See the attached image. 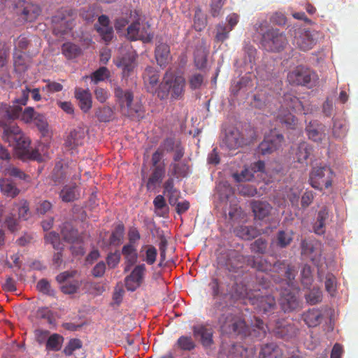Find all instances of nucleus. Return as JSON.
<instances>
[{"mask_svg":"<svg viewBox=\"0 0 358 358\" xmlns=\"http://www.w3.org/2000/svg\"><path fill=\"white\" fill-rule=\"evenodd\" d=\"M208 315L217 318L222 334L240 335L246 332L247 326L244 319L238 314H234L224 299L215 301L208 310Z\"/></svg>","mask_w":358,"mask_h":358,"instance_id":"obj_1","label":"nucleus"},{"mask_svg":"<svg viewBox=\"0 0 358 358\" xmlns=\"http://www.w3.org/2000/svg\"><path fill=\"white\" fill-rule=\"evenodd\" d=\"M3 128V140L14 148L18 158L22 160H41L38 150L30 147L29 139L24 135L16 124L11 123Z\"/></svg>","mask_w":358,"mask_h":358,"instance_id":"obj_2","label":"nucleus"},{"mask_svg":"<svg viewBox=\"0 0 358 358\" xmlns=\"http://www.w3.org/2000/svg\"><path fill=\"white\" fill-rule=\"evenodd\" d=\"M185 85L186 80L182 75L169 69L157 88V95L160 99H167L169 95L172 99H180L184 95Z\"/></svg>","mask_w":358,"mask_h":358,"instance_id":"obj_3","label":"nucleus"},{"mask_svg":"<svg viewBox=\"0 0 358 358\" xmlns=\"http://www.w3.org/2000/svg\"><path fill=\"white\" fill-rule=\"evenodd\" d=\"M114 96L123 115L138 120L144 117V108L140 102H133L134 94L131 90H123L117 86L114 89Z\"/></svg>","mask_w":358,"mask_h":358,"instance_id":"obj_4","label":"nucleus"},{"mask_svg":"<svg viewBox=\"0 0 358 358\" xmlns=\"http://www.w3.org/2000/svg\"><path fill=\"white\" fill-rule=\"evenodd\" d=\"M246 264L259 271L267 272L273 270L275 272L282 273L289 281L294 279L297 273L294 266L284 262H277L272 266L266 259L248 257L246 259Z\"/></svg>","mask_w":358,"mask_h":358,"instance_id":"obj_5","label":"nucleus"},{"mask_svg":"<svg viewBox=\"0 0 358 358\" xmlns=\"http://www.w3.org/2000/svg\"><path fill=\"white\" fill-rule=\"evenodd\" d=\"M288 43L286 35L278 29L270 28L262 36V47L271 52H280Z\"/></svg>","mask_w":358,"mask_h":358,"instance_id":"obj_6","label":"nucleus"},{"mask_svg":"<svg viewBox=\"0 0 358 358\" xmlns=\"http://www.w3.org/2000/svg\"><path fill=\"white\" fill-rule=\"evenodd\" d=\"M249 300L256 312L262 315L270 316L277 310L275 299L270 294H260L257 292Z\"/></svg>","mask_w":358,"mask_h":358,"instance_id":"obj_7","label":"nucleus"},{"mask_svg":"<svg viewBox=\"0 0 358 358\" xmlns=\"http://www.w3.org/2000/svg\"><path fill=\"white\" fill-rule=\"evenodd\" d=\"M287 78L292 85L307 86L314 84L318 78L310 69L299 65L288 73Z\"/></svg>","mask_w":358,"mask_h":358,"instance_id":"obj_8","label":"nucleus"},{"mask_svg":"<svg viewBox=\"0 0 358 358\" xmlns=\"http://www.w3.org/2000/svg\"><path fill=\"white\" fill-rule=\"evenodd\" d=\"M80 275L76 270L66 271L56 276V280L61 286V291L65 294H73L78 292L83 282L78 278Z\"/></svg>","mask_w":358,"mask_h":358,"instance_id":"obj_9","label":"nucleus"},{"mask_svg":"<svg viewBox=\"0 0 358 358\" xmlns=\"http://www.w3.org/2000/svg\"><path fill=\"white\" fill-rule=\"evenodd\" d=\"M73 11L71 9H62L52 17L53 33L58 36L67 34L73 27Z\"/></svg>","mask_w":358,"mask_h":358,"instance_id":"obj_10","label":"nucleus"},{"mask_svg":"<svg viewBox=\"0 0 358 358\" xmlns=\"http://www.w3.org/2000/svg\"><path fill=\"white\" fill-rule=\"evenodd\" d=\"M293 44L301 51L311 50L316 43L313 34L308 29L294 27L291 29Z\"/></svg>","mask_w":358,"mask_h":358,"instance_id":"obj_11","label":"nucleus"},{"mask_svg":"<svg viewBox=\"0 0 358 358\" xmlns=\"http://www.w3.org/2000/svg\"><path fill=\"white\" fill-rule=\"evenodd\" d=\"M333 172L326 166L313 168L310 173L309 181L310 185L317 189H322V187L329 188L331 186Z\"/></svg>","mask_w":358,"mask_h":358,"instance_id":"obj_12","label":"nucleus"},{"mask_svg":"<svg viewBox=\"0 0 358 358\" xmlns=\"http://www.w3.org/2000/svg\"><path fill=\"white\" fill-rule=\"evenodd\" d=\"M137 55L131 47L127 50L122 48L120 55L114 59L115 64L122 69L124 76H129L135 67Z\"/></svg>","mask_w":358,"mask_h":358,"instance_id":"obj_13","label":"nucleus"},{"mask_svg":"<svg viewBox=\"0 0 358 358\" xmlns=\"http://www.w3.org/2000/svg\"><path fill=\"white\" fill-rule=\"evenodd\" d=\"M16 14L24 21L33 22L40 15L41 9L36 4L24 0H19L15 4Z\"/></svg>","mask_w":358,"mask_h":358,"instance_id":"obj_14","label":"nucleus"},{"mask_svg":"<svg viewBox=\"0 0 358 358\" xmlns=\"http://www.w3.org/2000/svg\"><path fill=\"white\" fill-rule=\"evenodd\" d=\"M29 96V90L27 87L22 90L21 96L15 99L16 107L15 109H19L17 119H20L26 123L33 122L36 112L34 108L27 107L22 111V106H25L27 103Z\"/></svg>","mask_w":358,"mask_h":358,"instance_id":"obj_15","label":"nucleus"},{"mask_svg":"<svg viewBox=\"0 0 358 358\" xmlns=\"http://www.w3.org/2000/svg\"><path fill=\"white\" fill-rule=\"evenodd\" d=\"M289 289H285L281 292V306L285 312H289L296 310L299 306V301L296 295V292L293 289L291 280L285 279Z\"/></svg>","mask_w":358,"mask_h":358,"instance_id":"obj_16","label":"nucleus"},{"mask_svg":"<svg viewBox=\"0 0 358 358\" xmlns=\"http://www.w3.org/2000/svg\"><path fill=\"white\" fill-rule=\"evenodd\" d=\"M283 141L282 134L271 133L259 145V152L264 155L271 154L281 147Z\"/></svg>","mask_w":358,"mask_h":358,"instance_id":"obj_17","label":"nucleus"},{"mask_svg":"<svg viewBox=\"0 0 358 358\" xmlns=\"http://www.w3.org/2000/svg\"><path fill=\"white\" fill-rule=\"evenodd\" d=\"M145 270V264L137 265L131 273L125 278V287L128 291L134 292L141 285Z\"/></svg>","mask_w":358,"mask_h":358,"instance_id":"obj_18","label":"nucleus"},{"mask_svg":"<svg viewBox=\"0 0 358 358\" xmlns=\"http://www.w3.org/2000/svg\"><path fill=\"white\" fill-rule=\"evenodd\" d=\"M148 27H141L138 22L131 23L127 28V36L131 41L141 40L149 43L152 40L153 35L148 32Z\"/></svg>","mask_w":358,"mask_h":358,"instance_id":"obj_19","label":"nucleus"},{"mask_svg":"<svg viewBox=\"0 0 358 358\" xmlns=\"http://www.w3.org/2000/svg\"><path fill=\"white\" fill-rule=\"evenodd\" d=\"M298 328L292 323L286 320H278L273 328L274 334L282 339H289L296 336Z\"/></svg>","mask_w":358,"mask_h":358,"instance_id":"obj_20","label":"nucleus"},{"mask_svg":"<svg viewBox=\"0 0 358 358\" xmlns=\"http://www.w3.org/2000/svg\"><path fill=\"white\" fill-rule=\"evenodd\" d=\"M73 168L67 165L56 164L52 171V180L55 185L64 183L68 178L77 180L79 176L73 174Z\"/></svg>","mask_w":358,"mask_h":358,"instance_id":"obj_21","label":"nucleus"},{"mask_svg":"<svg viewBox=\"0 0 358 358\" xmlns=\"http://www.w3.org/2000/svg\"><path fill=\"white\" fill-rule=\"evenodd\" d=\"M243 144L244 138L240 131L236 128L227 131L222 143V146H225L229 150H236Z\"/></svg>","mask_w":358,"mask_h":358,"instance_id":"obj_22","label":"nucleus"},{"mask_svg":"<svg viewBox=\"0 0 358 358\" xmlns=\"http://www.w3.org/2000/svg\"><path fill=\"white\" fill-rule=\"evenodd\" d=\"M15 101L12 106L7 104H0V126L2 127L10 124L13 120L17 119L19 109H15Z\"/></svg>","mask_w":358,"mask_h":358,"instance_id":"obj_23","label":"nucleus"},{"mask_svg":"<svg viewBox=\"0 0 358 358\" xmlns=\"http://www.w3.org/2000/svg\"><path fill=\"white\" fill-rule=\"evenodd\" d=\"M85 138V132L83 128H77L72 130L67 136L64 148L67 150H73L78 146L83 144Z\"/></svg>","mask_w":358,"mask_h":358,"instance_id":"obj_24","label":"nucleus"},{"mask_svg":"<svg viewBox=\"0 0 358 358\" xmlns=\"http://www.w3.org/2000/svg\"><path fill=\"white\" fill-rule=\"evenodd\" d=\"M74 95L80 110L85 113H88L92 107V96L89 90L76 88Z\"/></svg>","mask_w":358,"mask_h":358,"instance_id":"obj_25","label":"nucleus"},{"mask_svg":"<svg viewBox=\"0 0 358 358\" xmlns=\"http://www.w3.org/2000/svg\"><path fill=\"white\" fill-rule=\"evenodd\" d=\"M155 57L157 63L162 68H164L171 59L170 47L165 43L157 44L155 50Z\"/></svg>","mask_w":358,"mask_h":358,"instance_id":"obj_26","label":"nucleus"},{"mask_svg":"<svg viewBox=\"0 0 358 358\" xmlns=\"http://www.w3.org/2000/svg\"><path fill=\"white\" fill-rule=\"evenodd\" d=\"M283 355V350L275 342H270L262 344L259 352V358H281Z\"/></svg>","mask_w":358,"mask_h":358,"instance_id":"obj_27","label":"nucleus"},{"mask_svg":"<svg viewBox=\"0 0 358 358\" xmlns=\"http://www.w3.org/2000/svg\"><path fill=\"white\" fill-rule=\"evenodd\" d=\"M306 131L310 139L319 142L324 136V126L317 120H310L306 127Z\"/></svg>","mask_w":358,"mask_h":358,"instance_id":"obj_28","label":"nucleus"},{"mask_svg":"<svg viewBox=\"0 0 358 358\" xmlns=\"http://www.w3.org/2000/svg\"><path fill=\"white\" fill-rule=\"evenodd\" d=\"M284 108L287 110H292L296 113L303 112V114H306L301 101L298 97L289 93L285 94L282 97L281 110H283Z\"/></svg>","mask_w":358,"mask_h":358,"instance_id":"obj_29","label":"nucleus"},{"mask_svg":"<svg viewBox=\"0 0 358 358\" xmlns=\"http://www.w3.org/2000/svg\"><path fill=\"white\" fill-rule=\"evenodd\" d=\"M159 72L152 66H148L143 73V80L145 85H149L148 90L151 92L157 93V89L156 88L159 80Z\"/></svg>","mask_w":358,"mask_h":358,"instance_id":"obj_30","label":"nucleus"},{"mask_svg":"<svg viewBox=\"0 0 358 358\" xmlns=\"http://www.w3.org/2000/svg\"><path fill=\"white\" fill-rule=\"evenodd\" d=\"M165 176V166L152 168V173L148 179L146 187L148 190L155 189L160 183Z\"/></svg>","mask_w":358,"mask_h":358,"instance_id":"obj_31","label":"nucleus"},{"mask_svg":"<svg viewBox=\"0 0 358 358\" xmlns=\"http://www.w3.org/2000/svg\"><path fill=\"white\" fill-rule=\"evenodd\" d=\"M193 333L194 336H199L201 337V343L203 347H210L213 343V332L211 329H208L203 325L194 326L193 327Z\"/></svg>","mask_w":358,"mask_h":358,"instance_id":"obj_32","label":"nucleus"},{"mask_svg":"<svg viewBox=\"0 0 358 358\" xmlns=\"http://www.w3.org/2000/svg\"><path fill=\"white\" fill-rule=\"evenodd\" d=\"M31 63V59L23 52L14 51L13 52V66L15 71L22 73L27 70Z\"/></svg>","mask_w":358,"mask_h":358,"instance_id":"obj_33","label":"nucleus"},{"mask_svg":"<svg viewBox=\"0 0 358 358\" xmlns=\"http://www.w3.org/2000/svg\"><path fill=\"white\" fill-rule=\"evenodd\" d=\"M255 352L241 344H233L228 352L229 358H253Z\"/></svg>","mask_w":358,"mask_h":358,"instance_id":"obj_34","label":"nucleus"},{"mask_svg":"<svg viewBox=\"0 0 358 358\" xmlns=\"http://www.w3.org/2000/svg\"><path fill=\"white\" fill-rule=\"evenodd\" d=\"M322 317V311L317 308L308 309L302 315L303 320L309 327H315L319 325Z\"/></svg>","mask_w":358,"mask_h":358,"instance_id":"obj_35","label":"nucleus"},{"mask_svg":"<svg viewBox=\"0 0 358 358\" xmlns=\"http://www.w3.org/2000/svg\"><path fill=\"white\" fill-rule=\"evenodd\" d=\"M252 209L255 219L262 220L270 215L272 206L268 203L255 201L252 203Z\"/></svg>","mask_w":358,"mask_h":358,"instance_id":"obj_36","label":"nucleus"},{"mask_svg":"<svg viewBox=\"0 0 358 358\" xmlns=\"http://www.w3.org/2000/svg\"><path fill=\"white\" fill-rule=\"evenodd\" d=\"M122 253L127 260V265L124 268V272H127L129 271L130 267L137 262L138 255L136 249L134 245L127 244L123 246Z\"/></svg>","mask_w":358,"mask_h":358,"instance_id":"obj_37","label":"nucleus"},{"mask_svg":"<svg viewBox=\"0 0 358 358\" xmlns=\"http://www.w3.org/2000/svg\"><path fill=\"white\" fill-rule=\"evenodd\" d=\"M235 231L238 236L245 240H250L259 234L255 225H238Z\"/></svg>","mask_w":358,"mask_h":358,"instance_id":"obj_38","label":"nucleus"},{"mask_svg":"<svg viewBox=\"0 0 358 358\" xmlns=\"http://www.w3.org/2000/svg\"><path fill=\"white\" fill-rule=\"evenodd\" d=\"M64 337L57 333L52 334L48 336L45 342L46 351L58 352L59 351L64 343Z\"/></svg>","mask_w":358,"mask_h":358,"instance_id":"obj_39","label":"nucleus"},{"mask_svg":"<svg viewBox=\"0 0 358 358\" xmlns=\"http://www.w3.org/2000/svg\"><path fill=\"white\" fill-rule=\"evenodd\" d=\"M0 189L1 192L8 197L14 198L20 193L19 189L8 178L0 179Z\"/></svg>","mask_w":358,"mask_h":358,"instance_id":"obj_40","label":"nucleus"},{"mask_svg":"<svg viewBox=\"0 0 358 358\" xmlns=\"http://www.w3.org/2000/svg\"><path fill=\"white\" fill-rule=\"evenodd\" d=\"M170 171L172 176L179 177H186L189 173V165L185 160L178 162H172L170 164Z\"/></svg>","mask_w":358,"mask_h":358,"instance_id":"obj_41","label":"nucleus"},{"mask_svg":"<svg viewBox=\"0 0 358 358\" xmlns=\"http://www.w3.org/2000/svg\"><path fill=\"white\" fill-rule=\"evenodd\" d=\"M61 233L65 241L69 243H78L80 240L79 232L75 229L73 225H64Z\"/></svg>","mask_w":358,"mask_h":358,"instance_id":"obj_42","label":"nucleus"},{"mask_svg":"<svg viewBox=\"0 0 358 358\" xmlns=\"http://www.w3.org/2000/svg\"><path fill=\"white\" fill-rule=\"evenodd\" d=\"M95 116L100 122H109L114 120L115 113L112 108L108 106L99 107L95 110Z\"/></svg>","mask_w":358,"mask_h":358,"instance_id":"obj_43","label":"nucleus"},{"mask_svg":"<svg viewBox=\"0 0 358 358\" xmlns=\"http://www.w3.org/2000/svg\"><path fill=\"white\" fill-rule=\"evenodd\" d=\"M62 52L63 55L69 59H74L81 54V48L71 42L65 43L62 46Z\"/></svg>","mask_w":358,"mask_h":358,"instance_id":"obj_44","label":"nucleus"},{"mask_svg":"<svg viewBox=\"0 0 358 358\" xmlns=\"http://www.w3.org/2000/svg\"><path fill=\"white\" fill-rule=\"evenodd\" d=\"M278 119L280 122L289 129H294L297 124V119L289 110L284 111V110H280L278 114Z\"/></svg>","mask_w":358,"mask_h":358,"instance_id":"obj_45","label":"nucleus"},{"mask_svg":"<svg viewBox=\"0 0 358 358\" xmlns=\"http://www.w3.org/2000/svg\"><path fill=\"white\" fill-rule=\"evenodd\" d=\"M246 262V259H244V257L234 252L231 255L229 261L227 264V268L230 271H234V273L238 272V269L243 267V264Z\"/></svg>","mask_w":358,"mask_h":358,"instance_id":"obj_46","label":"nucleus"},{"mask_svg":"<svg viewBox=\"0 0 358 358\" xmlns=\"http://www.w3.org/2000/svg\"><path fill=\"white\" fill-rule=\"evenodd\" d=\"M164 194L169 196V203L175 205L176 203V197L178 192L174 188V182L173 178H169L164 184Z\"/></svg>","mask_w":358,"mask_h":358,"instance_id":"obj_47","label":"nucleus"},{"mask_svg":"<svg viewBox=\"0 0 358 358\" xmlns=\"http://www.w3.org/2000/svg\"><path fill=\"white\" fill-rule=\"evenodd\" d=\"M176 345L183 351H192L196 346L192 338L188 336H180L176 341Z\"/></svg>","mask_w":358,"mask_h":358,"instance_id":"obj_48","label":"nucleus"},{"mask_svg":"<svg viewBox=\"0 0 358 358\" xmlns=\"http://www.w3.org/2000/svg\"><path fill=\"white\" fill-rule=\"evenodd\" d=\"M347 124L343 120H334L332 128L333 136L337 138H343L346 135Z\"/></svg>","mask_w":358,"mask_h":358,"instance_id":"obj_49","label":"nucleus"},{"mask_svg":"<svg viewBox=\"0 0 358 358\" xmlns=\"http://www.w3.org/2000/svg\"><path fill=\"white\" fill-rule=\"evenodd\" d=\"M268 101L269 98L266 93L262 90L253 96L251 104L255 108L262 109L266 106Z\"/></svg>","mask_w":358,"mask_h":358,"instance_id":"obj_50","label":"nucleus"},{"mask_svg":"<svg viewBox=\"0 0 358 358\" xmlns=\"http://www.w3.org/2000/svg\"><path fill=\"white\" fill-rule=\"evenodd\" d=\"M59 196L64 202H71L76 199V185H65L61 190Z\"/></svg>","mask_w":358,"mask_h":358,"instance_id":"obj_51","label":"nucleus"},{"mask_svg":"<svg viewBox=\"0 0 358 358\" xmlns=\"http://www.w3.org/2000/svg\"><path fill=\"white\" fill-rule=\"evenodd\" d=\"M311 153V147L306 142L301 143L299 145L296 157L299 163L306 161Z\"/></svg>","mask_w":358,"mask_h":358,"instance_id":"obj_52","label":"nucleus"},{"mask_svg":"<svg viewBox=\"0 0 358 358\" xmlns=\"http://www.w3.org/2000/svg\"><path fill=\"white\" fill-rule=\"evenodd\" d=\"M267 329V325H266L262 320L257 317L253 324V329L251 334L254 336L260 339L266 336Z\"/></svg>","mask_w":358,"mask_h":358,"instance_id":"obj_53","label":"nucleus"},{"mask_svg":"<svg viewBox=\"0 0 358 358\" xmlns=\"http://www.w3.org/2000/svg\"><path fill=\"white\" fill-rule=\"evenodd\" d=\"M318 245L317 243H315L313 241H302L301 244V254L309 257L310 259H313V253L315 252Z\"/></svg>","mask_w":358,"mask_h":358,"instance_id":"obj_54","label":"nucleus"},{"mask_svg":"<svg viewBox=\"0 0 358 358\" xmlns=\"http://www.w3.org/2000/svg\"><path fill=\"white\" fill-rule=\"evenodd\" d=\"M124 234L123 225H117L110 236L109 243L110 245L117 246L122 243Z\"/></svg>","mask_w":358,"mask_h":358,"instance_id":"obj_55","label":"nucleus"},{"mask_svg":"<svg viewBox=\"0 0 358 358\" xmlns=\"http://www.w3.org/2000/svg\"><path fill=\"white\" fill-rule=\"evenodd\" d=\"M301 280L304 287L309 289L313 281L311 267L304 265L301 271Z\"/></svg>","mask_w":358,"mask_h":358,"instance_id":"obj_56","label":"nucleus"},{"mask_svg":"<svg viewBox=\"0 0 358 358\" xmlns=\"http://www.w3.org/2000/svg\"><path fill=\"white\" fill-rule=\"evenodd\" d=\"M36 316L38 318L45 320L50 325L55 324L53 313L47 307L38 308L36 312Z\"/></svg>","mask_w":358,"mask_h":358,"instance_id":"obj_57","label":"nucleus"},{"mask_svg":"<svg viewBox=\"0 0 358 358\" xmlns=\"http://www.w3.org/2000/svg\"><path fill=\"white\" fill-rule=\"evenodd\" d=\"M230 29L224 24H218L216 26V34L215 41L217 43H222L229 38Z\"/></svg>","mask_w":358,"mask_h":358,"instance_id":"obj_58","label":"nucleus"},{"mask_svg":"<svg viewBox=\"0 0 358 358\" xmlns=\"http://www.w3.org/2000/svg\"><path fill=\"white\" fill-rule=\"evenodd\" d=\"M83 347L82 341L78 338H71L65 346L63 353L66 356H71L76 350H79Z\"/></svg>","mask_w":358,"mask_h":358,"instance_id":"obj_59","label":"nucleus"},{"mask_svg":"<svg viewBox=\"0 0 358 358\" xmlns=\"http://www.w3.org/2000/svg\"><path fill=\"white\" fill-rule=\"evenodd\" d=\"M306 301L310 305H315L322 299V294L319 288H313L309 292L308 294H306Z\"/></svg>","mask_w":358,"mask_h":358,"instance_id":"obj_60","label":"nucleus"},{"mask_svg":"<svg viewBox=\"0 0 358 358\" xmlns=\"http://www.w3.org/2000/svg\"><path fill=\"white\" fill-rule=\"evenodd\" d=\"M45 239L46 243L52 245L53 248L55 250H62L63 249V247L60 242V237L58 233L51 231L45 236Z\"/></svg>","mask_w":358,"mask_h":358,"instance_id":"obj_61","label":"nucleus"},{"mask_svg":"<svg viewBox=\"0 0 358 358\" xmlns=\"http://www.w3.org/2000/svg\"><path fill=\"white\" fill-rule=\"evenodd\" d=\"M229 220L232 222H244L242 220L245 216L241 208L238 207L236 205L231 207L229 211Z\"/></svg>","mask_w":358,"mask_h":358,"instance_id":"obj_62","label":"nucleus"},{"mask_svg":"<svg viewBox=\"0 0 358 358\" xmlns=\"http://www.w3.org/2000/svg\"><path fill=\"white\" fill-rule=\"evenodd\" d=\"M220 197L222 200H228L234 194V191L228 182H224L218 186Z\"/></svg>","mask_w":358,"mask_h":358,"instance_id":"obj_63","label":"nucleus"},{"mask_svg":"<svg viewBox=\"0 0 358 358\" xmlns=\"http://www.w3.org/2000/svg\"><path fill=\"white\" fill-rule=\"evenodd\" d=\"M252 252L258 254H264L267 250V242L262 238H258L250 245Z\"/></svg>","mask_w":358,"mask_h":358,"instance_id":"obj_64","label":"nucleus"}]
</instances>
